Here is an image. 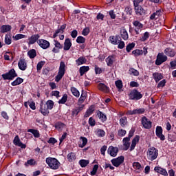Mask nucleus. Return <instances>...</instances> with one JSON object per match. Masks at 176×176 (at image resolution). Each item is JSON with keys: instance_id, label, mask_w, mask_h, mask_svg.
<instances>
[{"instance_id": "f257e3e1", "label": "nucleus", "mask_w": 176, "mask_h": 176, "mask_svg": "<svg viewBox=\"0 0 176 176\" xmlns=\"http://www.w3.org/2000/svg\"><path fill=\"white\" fill-rule=\"evenodd\" d=\"M157 156H159V150L155 147H151L147 151V159L151 160V162H153V160H156L157 159Z\"/></svg>"}, {"instance_id": "f03ea898", "label": "nucleus", "mask_w": 176, "mask_h": 176, "mask_svg": "<svg viewBox=\"0 0 176 176\" xmlns=\"http://www.w3.org/2000/svg\"><path fill=\"white\" fill-rule=\"evenodd\" d=\"M45 162L52 170H57L58 169V167H60V162H58L56 158L50 157L46 158Z\"/></svg>"}, {"instance_id": "7ed1b4c3", "label": "nucleus", "mask_w": 176, "mask_h": 176, "mask_svg": "<svg viewBox=\"0 0 176 176\" xmlns=\"http://www.w3.org/2000/svg\"><path fill=\"white\" fill-rule=\"evenodd\" d=\"M64 75H65V63L60 62L58 74L55 77V80L59 82L60 79H63Z\"/></svg>"}, {"instance_id": "20e7f679", "label": "nucleus", "mask_w": 176, "mask_h": 176, "mask_svg": "<svg viewBox=\"0 0 176 176\" xmlns=\"http://www.w3.org/2000/svg\"><path fill=\"white\" fill-rule=\"evenodd\" d=\"M4 80H13L14 78H16L17 73L14 69H11L8 73L1 75Z\"/></svg>"}, {"instance_id": "39448f33", "label": "nucleus", "mask_w": 176, "mask_h": 176, "mask_svg": "<svg viewBox=\"0 0 176 176\" xmlns=\"http://www.w3.org/2000/svg\"><path fill=\"white\" fill-rule=\"evenodd\" d=\"M129 100H133V101H138V100H141L143 96L142 94L138 91L137 89H133L129 94Z\"/></svg>"}, {"instance_id": "423d86ee", "label": "nucleus", "mask_w": 176, "mask_h": 176, "mask_svg": "<svg viewBox=\"0 0 176 176\" xmlns=\"http://www.w3.org/2000/svg\"><path fill=\"white\" fill-rule=\"evenodd\" d=\"M168 60V58L163 52L158 53L157 58L155 60V65H162L163 63H166Z\"/></svg>"}, {"instance_id": "0eeeda50", "label": "nucleus", "mask_w": 176, "mask_h": 176, "mask_svg": "<svg viewBox=\"0 0 176 176\" xmlns=\"http://www.w3.org/2000/svg\"><path fill=\"white\" fill-rule=\"evenodd\" d=\"M124 162V156H120L117 158H114L111 160V163L114 167H119L120 164H122Z\"/></svg>"}, {"instance_id": "6e6552de", "label": "nucleus", "mask_w": 176, "mask_h": 176, "mask_svg": "<svg viewBox=\"0 0 176 176\" xmlns=\"http://www.w3.org/2000/svg\"><path fill=\"white\" fill-rule=\"evenodd\" d=\"M133 24L135 27V32L136 33V35H139L140 31L142 30V28H144V24L141 23L139 21H135L133 22Z\"/></svg>"}, {"instance_id": "1a4fd4ad", "label": "nucleus", "mask_w": 176, "mask_h": 176, "mask_svg": "<svg viewBox=\"0 0 176 176\" xmlns=\"http://www.w3.org/2000/svg\"><path fill=\"white\" fill-rule=\"evenodd\" d=\"M155 134L161 141H164V140H166V137L164 136V135H163V128H162V126H157L156 127Z\"/></svg>"}, {"instance_id": "9d476101", "label": "nucleus", "mask_w": 176, "mask_h": 176, "mask_svg": "<svg viewBox=\"0 0 176 176\" xmlns=\"http://www.w3.org/2000/svg\"><path fill=\"white\" fill-rule=\"evenodd\" d=\"M142 124L144 129H147L148 130L152 127V122L146 118V117L142 118Z\"/></svg>"}, {"instance_id": "9b49d317", "label": "nucleus", "mask_w": 176, "mask_h": 176, "mask_svg": "<svg viewBox=\"0 0 176 176\" xmlns=\"http://www.w3.org/2000/svg\"><path fill=\"white\" fill-rule=\"evenodd\" d=\"M37 43L42 47V49H48V47H50V43L45 39L38 40Z\"/></svg>"}, {"instance_id": "f8f14e48", "label": "nucleus", "mask_w": 176, "mask_h": 176, "mask_svg": "<svg viewBox=\"0 0 176 176\" xmlns=\"http://www.w3.org/2000/svg\"><path fill=\"white\" fill-rule=\"evenodd\" d=\"M134 9L137 16H144L146 13V11L141 6H134Z\"/></svg>"}, {"instance_id": "ddd939ff", "label": "nucleus", "mask_w": 176, "mask_h": 176, "mask_svg": "<svg viewBox=\"0 0 176 176\" xmlns=\"http://www.w3.org/2000/svg\"><path fill=\"white\" fill-rule=\"evenodd\" d=\"M145 113V109H136L134 110H129L127 111V115H141Z\"/></svg>"}, {"instance_id": "4468645a", "label": "nucleus", "mask_w": 176, "mask_h": 176, "mask_svg": "<svg viewBox=\"0 0 176 176\" xmlns=\"http://www.w3.org/2000/svg\"><path fill=\"white\" fill-rule=\"evenodd\" d=\"M115 61H116V55L115 54L110 55L106 58V63L108 67H112Z\"/></svg>"}, {"instance_id": "2eb2a0df", "label": "nucleus", "mask_w": 176, "mask_h": 176, "mask_svg": "<svg viewBox=\"0 0 176 176\" xmlns=\"http://www.w3.org/2000/svg\"><path fill=\"white\" fill-rule=\"evenodd\" d=\"M13 142L14 145L16 146H20V148H22V149H25L27 148V146L20 141V138H19V135L15 136Z\"/></svg>"}, {"instance_id": "dca6fc26", "label": "nucleus", "mask_w": 176, "mask_h": 176, "mask_svg": "<svg viewBox=\"0 0 176 176\" xmlns=\"http://www.w3.org/2000/svg\"><path fill=\"white\" fill-rule=\"evenodd\" d=\"M108 153L113 157H115L119 152V148L118 147H113V146H110L107 150Z\"/></svg>"}, {"instance_id": "f3484780", "label": "nucleus", "mask_w": 176, "mask_h": 176, "mask_svg": "<svg viewBox=\"0 0 176 176\" xmlns=\"http://www.w3.org/2000/svg\"><path fill=\"white\" fill-rule=\"evenodd\" d=\"M120 36L119 35L116 36H111L109 38V42L112 45H119V42H120Z\"/></svg>"}, {"instance_id": "a211bd4d", "label": "nucleus", "mask_w": 176, "mask_h": 176, "mask_svg": "<svg viewBox=\"0 0 176 176\" xmlns=\"http://www.w3.org/2000/svg\"><path fill=\"white\" fill-rule=\"evenodd\" d=\"M54 45L55 47L53 48V53H58L60 52V49H63V45L58 42L57 40L54 41Z\"/></svg>"}, {"instance_id": "6ab92c4d", "label": "nucleus", "mask_w": 176, "mask_h": 176, "mask_svg": "<svg viewBox=\"0 0 176 176\" xmlns=\"http://www.w3.org/2000/svg\"><path fill=\"white\" fill-rule=\"evenodd\" d=\"M40 112L43 115V116H47V115H49V109L46 107V104L41 103Z\"/></svg>"}, {"instance_id": "aec40b11", "label": "nucleus", "mask_w": 176, "mask_h": 176, "mask_svg": "<svg viewBox=\"0 0 176 176\" xmlns=\"http://www.w3.org/2000/svg\"><path fill=\"white\" fill-rule=\"evenodd\" d=\"M71 46H72V42H71V39L66 38L64 42L63 50L65 52H68V50H69V49H71Z\"/></svg>"}, {"instance_id": "412c9836", "label": "nucleus", "mask_w": 176, "mask_h": 176, "mask_svg": "<svg viewBox=\"0 0 176 176\" xmlns=\"http://www.w3.org/2000/svg\"><path fill=\"white\" fill-rule=\"evenodd\" d=\"M18 67L21 71H25V69H27V63H25V60L20 59L18 63Z\"/></svg>"}, {"instance_id": "4be33fe9", "label": "nucleus", "mask_w": 176, "mask_h": 176, "mask_svg": "<svg viewBox=\"0 0 176 176\" xmlns=\"http://www.w3.org/2000/svg\"><path fill=\"white\" fill-rule=\"evenodd\" d=\"M98 89L100 91H103V93H108L109 91V87L104 83H99L98 85Z\"/></svg>"}, {"instance_id": "5701e85b", "label": "nucleus", "mask_w": 176, "mask_h": 176, "mask_svg": "<svg viewBox=\"0 0 176 176\" xmlns=\"http://www.w3.org/2000/svg\"><path fill=\"white\" fill-rule=\"evenodd\" d=\"M154 170L155 171H156V173H158V174H161L162 175H164V176L168 175V173H167V170H166V169L162 167L155 166Z\"/></svg>"}, {"instance_id": "b1692460", "label": "nucleus", "mask_w": 176, "mask_h": 176, "mask_svg": "<svg viewBox=\"0 0 176 176\" xmlns=\"http://www.w3.org/2000/svg\"><path fill=\"white\" fill-rule=\"evenodd\" d=\"M164 53L168 57H174L175 56V51L170 47H167L164 50Z\"/></svg>"}, {"instance_id": "393cba45", "label": "nucleus", "mask_w": 176, "mask_h": 176, "mask_svg": "<svg viewBox=\"0 0 176 176\" xmlns=\"http://www.w3.org/2000/svg\"><path fill=\"white\" fill-rule=\"evenodd\" d=\"M41 38V36L39 34H34L31 36L30 38H29V45H34L35 42H38V39Z\"/></svg>"}, {"instance_id": "a878e982", "label": "nucleus", "mask_w": 176, "mask_h": 176, "mask_svg": "<svg viewBox=\"0 0 176 176\" xmlns=\"http://www.w3.org/2000/svg\"><path fill=\"white\" fill-rule=\"evenodd\" d=\"M138 141H140V136L136 135L132 140L131 148H130V152H131L132 151H134L135 148V145H137V142H138Z\"/></svg>"}, {"instance_id": "bb28decb", "label": "nucleus", "mask_w": 176, "mask_h": 176, "mask_svg": "<svg viewBox=\"0 0 176 176\" xmlns=\"http://www.w3.org/2000/svg\"><path fill=\"white\" fill-rule=\"evenodd\" d=\"M130 138H125L123 139V151H127L130 148Z\"/></svg>"}, {"instance_id": "cd10ccee", "label": "nucleus", "mask_w": 176, "mask_h": 176, "mask_svg": "<svg viewBox=\"0 0 176 176\" xmlns=\"http://www.w3.org/2000/svg\"><path fill=\"white\" fill-rule=\"evenodd\" d=\"M87 138L85 137H80V142L78 144L79 148H85L86 145H87Z\"/></svg>"}, {"instance_id": "c85d7f7f", "label": "nucleus", "mask_w": 176, "mask_h": 176, "mask_svg": "<svg viewBox=\"0 0 176 176\" xmlns=\"http://www.w3.org/2000/svg\"><path fill=\"white\" fill-rule=\"evenodd\" d=\"M28 133H32V134H33V135H34V137H35V138H39V137H41L39 131H38L36 129H30L28 130Z\"/></svg>"}, {"instance_id": "c756f323", "label": "nucleus", "mask_w": 176, "mask_h": 176, "mask_svg": "<svg viewBox=\"0 0 176 176\" xmlns=\"http://www.w3.org/2000/svg\"><path fill=\"white\" fill-rule=\"evenodd\" d=\"M94 112V106L91 105L85 112L84 118H89Z\"/></svg>"}, {"instance_id": "7c9ffc66", "label": "nucleus", "mask_w": 176, "mask_h": 176, "mask_svg": "<svg viewBox=\"0 0 176 176\" xmlns=\"http://www.w3.org/2000/svg\"><path fill=\"white\" fill-rule=\"evenodd\" d=\"M12 30V26L9 25H3L1 28V32L2 34H5V32H8Z\"/></svg>"}, {"instance_id": "2f4dec72", "label": "nucleus", "mask_w": 176, "mask_h": 176, "mask_svg": "<svg viewBox=\"0 0 176 176\" xmlns=\"http://www.w3.org/2000/svg\"><path fill=\"white\" fill-rule=\"evenodd\" d=\"M153 77L154 78L156 83H157L160 80H162L163 78V75H162L160 73H154L153 74Z\"/></svg>"}, {"instance_id": "473e14b6", "label": "nucleus", "mask_w": 176, "mask_h": 176, "mask_svg": "<svg viewBox=\"0 0 176 176\" xmlns=\"http://www.w3.org/2000/svg\"><path fill=\"white\" fill-rule=\"evenodd\" d=\"M86 61H87L86 58L80 56L76 60V65H82V64H86Z\"/></svg>"}, {"instance_id": "72a5a7b5", "label": "nucleus", "mask_w": 176, "mask_h": 176, "mask_svg": "<svg viewBox=\"0 0 176 176\" xmlns=\"http://www.w3.org/2000/svg\"><path fill=\"white\" fill-rule=\"evenodd\" d=\"M90 69V67H89V66H82L81 67H80V76H83L85 75V74H86V72H87V71H89Z\"/></svg>"}, {"instance_id": "f704fd0d", "label": "nucleus", "mask_w": 176, "mask_h": 176, "mask_svg": "<svg viewBox=\"0 0 176 176\" xmlns=\"http://www.w3.org/2000/svg\"><path fill=\"white\" fill-rule=\"evenodd\" d=\"M120 34L124 41H127V39H129V34L127 33V30H126V29H122Z\"/></svg>"}, {"instance_id": "c9c22d12", "label": "nucleus", "mask_w": 176, "mask_h": 176, "mask_svg": "<svg viewBox=\"0 0 176 176\" xmlns=\"http://www.w3.org/2000/svg\"><path fill=\"white\" fill-rule=\"evenodd\" d=\"M86 98H87V94L82 91L80 98L78 99V104H83Z\"/></svg>"}, {"instance_id": "e433bc0d", "label": "nucleus", "mask_w": 176, "mask_h": 176, "mask_svg": "<svg viewBox=\"0 0 176 176\" xmlns=\"http://www.w3.org/2000/svg\"><path fill=\"white\" fill-rule=\"evenodd\" d=\"M120 124L122 127L127 126V117L124 116L120 119Z\"/></svg>"}, {"instance_id": "4c0bfd02", "label": "nucleus", "mask_w": 176, "mask_h": 176, "mask_svg": "<svg viewBox=\"0 0 176 176\" xmlns=\"http://www.w3.org/2000/svg\"><path fill=\"white\" fill-rule=\"evenodd\" d=\"M36 161L34 159L28 160L25 163V167H28L29 166H36Z\"/></svg>"}, {"instance_id": "58836bf2", "label": "nucleus", "mask_w": 176, "mask_h": 176, "mask_svg": "<svg viewBox=\"0 0 176 176\" xmlns=\"http://www.w3.org/2000/svg\"><path fill=\"white\" fill-rule=\"evenodd\" d=\"M22 82H24V80L20 77H18L14 81L11 83V85L12 86H19V85H21Z\"/></svg>"}, {"instance_id": "ea45409f", "label": "nucleus", "mask_w": 176, "mask_h": 176, "mask_svg": "<svg viewBox=\"0 0 176 176\" xmlns=\"http://www.w3.org/2000/svg\"><path fill=\"white\" fill-rule=\"evenodd\" d=\"M67 159L68 162H74L76 159V155L74 153H70L67 155Z\"/></svg>"}, {"instance_id": "a19ab883", "label": "nucleus", "mask_w": 176, "mask_h": 176, "mask_svg": "<svg viewBox=\"0 0 176 176\" xmlns=\"http://www.w3.org/2000/svg\"><path fill=\"white\" fill-rule=\"evenodd\" d=\"M28 55L29 56L30 58H35V57H36V51L32 49L28 51Z\"/></svg>"}, {"instance_id": "79ce46f5", "label": "nucleus", "mask_w": 176, "mask_h": 176, "mask_svg": "<svg viewBox=\"0 0 176 176\" xmlns=\"http://www.w3.org/2000/svg\"><path fill=\"white\" fill-rule=\"evenodd\" d=\"M65 127V124L61 122H58L55 124V128L57 130H61Z\"/></svg>"}, {"instance_id": "37998d69", "label": "nucleus", "mask_w": 176, "mask_h": 176, "mask_svg": "<svg viewBox=\"0 0 176 176\" xmlns=\"http://www.w3.org/2000/svg\"><path fill=\"white\" fill-rule=\"evenodd\" d=\"M97 116H98L99 119L102 120V122H105V120H107V116H105V114H104L102 112L98 111Z\"/></svg>"}, {"instance_id": "c03bdc74", "label": "nucleus", "mask_w": 176, "mask_h": 176, "mask_svg": "<svg viewBox=\"0 0 176 176\" xmlns=\"http://www.w3.org/2000/svg\"><path fill=\"white\" fill-rule=\"evenodd\" d=\"M135 46V43H134L128 44L126 45V48L127 53H130L131 52V50H133V49H134Z\"/></svg>"}, {"instance_id": "a18cd8bd", "label": "nucleus", "mask_w": 176, "mask_h": 176, "mask_svg": "<svg viewBox=\"0 0 176 176\" xmlns=\"http://www.w3.org/2000/svg\"><path fill=\"white\" fill-rule=\"evenodd\" d=\"M71 91H72V94L74 95L75 97H79L80 93H79V91H78V89L76 88H75L74 87H72Z\"/></svg>"}, {"instance_id": "49530a36", "label": "nucleus", "mask_w": 176, "mask_h": 176, "mask_svg": "<svg viewBox=\"0 0 176 176\" xmlns=\"http://www.w3.org/2000/svg\"><path fill=\"white\" fill-rule=\"evenodd\" d=\"M129 74L131 75H134V76H138V75H140V72L134 68H131L129 69Z\"/></svg>"}, {"instance_id": "de8ad7c7", "label": "nucleus", "mask_w": 176, "mask_h": 176, "mask_svg": "<svg viewBox=\"0 0 176 176\" xmlns=\"http://www.w3.org/2000/svg\"><path fill=\"white\" fill-rule=\"evenodd\" d=\"M149 38V32H146L143 34V36L140 38L141 42H145V41H148Z\"/></svg>"}, {"instance_id": "09e8293b", "label": "nucleus", "mask_w": 176, "mask_h": 176, "mask_svg": "<svg viewBox=\"0 0 176 176\" xmlns=\"http://www.w3.org/2000/svg\"><path fill=\"white\" fill-rule=\"evenodd\" d=\"M67 100H68V96L67 94H64L60 100L58 101V104H65L67 102Z\"/></svg>"}, {"instance_id": "8fccbe9b", "label": "nucleus", "mask_w": 176, "mask_h": 176, "mask_svg": "<svg viewBox=\"0 0 176 176\" xmlns=\"http://www.w3.org/2000/svg\"><path fill=\"white\" fill-rule=\"evenodd\" d=\"M77 43H85L86 42V38L82 36H79L76 38Z\"/></svg>"}, {"instance_id": "3c124183", "label": "nucleus", "mask_w": 176, "mask_h": 176, "mask_svg": "<svg viewBox=\"0 0 176 176\" xmlns=\"http://www.w3.org/2000/svg\"><path fill=\"white\" fill-rule=\"evenodd\" d=\"M46 107L49 109H53V106L54 105V102L52 100H48L46 102Z\"/></svg>"}, {"instance_id": "603ef678", "label": "nucleus", "mask_w": 176, "mask_h": 176, "mask_svg": "<svg viewBox=\"0 0 176 176\" xmlns=\"http://www.w3.org/2000/svg\"><path fill=\"white\" fill-rule=\"evenodd\" d=\"M143 53L144 52H142V50H135L132 52V54H134V56H135L136 57L142 55Z\"/></svg>"}, {"instance_id": "864d4df0", "label": "nucleus", "mask_w": 176, "mask_h": 176, "mask_svg": "<svg viewBox=\"0 0 176 176\" xmlns=\"http://www.w3.org/2000/svg\"><path fill=\"white\" fill-rule=\"evenodd\" d=\"M79 164L81 166V167H86V166L89 164V160H81L79 161Z\"/></svg>"}, {"instance_id": "5fc2aeb1", "label": "nucleus", "mask_w": 176, "mask_h": 176, "mask_svg": "<svg viewBox=\"0 0 176 176\" xmlns=\"http://www.w3.org/2000/svg\"><path fill=\"white\" fill-rule=\"evenodd\" d=\"M5 43L6 45H10V43H12V37H10V36L8 34L6 35Z\"/></svg>"}, {"instance_id": "6e6d98bb", "label": "nucleus", "mask_w": 176, "mask_h": 176, "mask_svg": "<svg viewBox=\"0 0 176 176\" xmlns=\"http://www.w3.org/2000/svg\"><path fill=\"white\" fill-rule=\"evenodd\" d=\"M115 85H116V87L119 89V90H120V89H122V87H123V83L122 82V80H120L116 81Z\"/></svg>"}, {"instance_id": "4d7b16f0", "label": "nucleus", "mask_w": 176, "mask_h": 176, "mask_svg": "<svg viewBox=\"0 0 176 176\" xmlns=\"http://www.w3.org/2000/svg\"><path fill=\"white\" fill-rule=\"evenodd\" d=\"M97 170H98V165L96 164L94 166L92 171L91 172V175H96V174H97Z\"/></svg>"}, {"instance_id": "13d9d810", "label": "nucleus", "mask_w": 176, "mask_h": 176, "mask_svg": "<svg viewBox=\"0 0 176 176\" xmlns=\"http://www.w3.org/2000/svg\"><path fill=\"white\" fill-rule=\"evenodd\" d=\"M90 33V29L89 28H85L83 29L82 32V34L84 35V36H87Z\"/></svg>"}, {"instance_id": "bf43d9fd", "label": "nucleus", "mask_w": 176, "mask_h": 176, "mask_svg": "<svg viewBox=\"0 0 176 176\" xmlns=\"http://www.w3.org/2000/svg\"><path fill=\"white\" fill-rule=\"evenodd\" d=\"M45 65L44 61H41L37 64L36 68L37 71L39 72L41 69H42V67Z\"/></svg>"}, {"instance_id": "052dcab7", "label": "nucleus", "mask_w": 176, "mask_h": 176, "mask_svg": "<svg viewBox=\"0 0 176 176\" xmlns=\"http://www.w3.org/2000/svg\"><path fill=\"white\" fill-rule=\"evenodd\" d=\"M98 137H104L105 135V131L102 129H98L97 131Z\"/></svg>"}, {"instance_id": "680f3d73", "label": "nucleus", "mask_w": 176, "mask_h": 176, "mask_svg": "<svg viewBox=\"0 0 176 176\" xmlns=\"http://www.w3.org/2000/svg\"><path fill=\"white\" fill-rule=\"evenodd\" d=\"M133 166L135 170H141V164L140 162H133Z\"/></svg>"}, {"instance_id": "e2e57ef3", "label": "nucleus", "mask_w": 176, "mask_h": 176, "mask_svg": "<svg viewBox=\"0 0 176 176\" xmlns=\"http://www.w3.org/2000/svg\"><path fill=\"white\" fill-rule=\"evenodd\" d=\"M23 38H25V35L21 34H16L14 36L15 41H19V39H23Z\"/></svg>"}, {"instance_id": "0e129e2a", "label": "nucleus", "mask_w": 176, "mask_h": 176, "mask_svg": "<svg viewBox=\"0 0 176 176\" xmlns=\"http://www.w3.org/2000/svg\"><path fill=\"white\" fill-rule=\"evenodd\" d=\"M124 46H126V44H124V41H122V38H120L118 43V49H124Z\"/></svg>"}, {"instance_id": "69168bd1", "label": "nucleus", "mask_w": 176, "mask_h": 176, "mask_svg": "<svg viewBox=\"0 0 176 176\" xmlns=\"http://www.w3.org/2000/svg\"><path fill=\"white\" fill-rule=\"evenodd\" d=\"M29 107L32 109L33 111H35L36 109V107L35 106V102H30L28 101Z\"/></svg>"}, {"instance_id": "338daca9", "label": "nucleus", "mask_w": 176, "mask_h": 176, "mask_svg": "<svg viewBox=\"0 0 176 176\" xmlns=\"http://www.w3.org/2000/svg\"><path fill=\"white\" fill-rule=\"evenodd\" d=\"M142 2H144V0H133V6H141L140 4Z\"/></svg>"}, {"instance_id": "774afa93", "label": "nucleus", "mask_w": 176, "mask_h": 176, "mask_svg": "<svg viewBox=\"0 0 176 176\" xmlns=\"http://www.w3.org/2000/svg\"><path fill=\"white\" fill-rule=\"evenodd\" d=\"M89 124H90L91 126H96V120H94L93 118H89Z\"/></svg>"}]
</instances>
